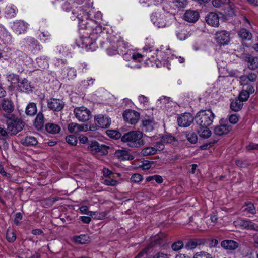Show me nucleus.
Masks as SVG:
<instances>
[{"mask_svg":"<svg viewBox=\"0 0 258 258\" xmlns=\"http://www.w3.org/2000/svg\"><path fill=\"white\" fill-rule=\"evenodd\" d=\"M121 141L132 148H139L145 144L143 134L140 131H130L124 134L121 137Z\"/></svg>","mask_w":258,"mask_h":258,"instance_id":"f257e3e1","label":"nucleus"},{"mask_svg":"<svg viewBox=\"0 0 258 258\" xmlns=\"http://www.w3.org/2000/svg\"><path fill=\"white\" fill-rule=\"evenodd\" d=\"M4 117L7 119L8 132L11 135L17 134L24 127V122L14 114H4Z\"/></svg>","mask_w":258,"mask_h":258,"instance_id":"f03ea898","label":"nucleus"},{"mask_svg":"<svg viewBox=\"0 0 258 258\" xmlns=\"http://www.w3.org/2000/svg\"><path fill=\"white\" fill-rule=\"evenodd\" d=\"M215 115L210 110H201L195 115L194 118L198 126H210L213 122Z\"/></svg>","mask_w":258,"mask_h":258,"instance_id":"7ed1b4c3","label":"nucleus"},{"mask_svg":"<svg viewBox=\"0 0 258 258\" xmlns=\"http://www.w3.org/2000/svg\"><path fill=\"white\" fill-rule=\"evenodd\" d=\"M94 120L95 125H90L89 127V130L91 131H96L98 128H108L111 122V120L108 116L102 114L95 116Z\"/></svg>","mask_w":258,"mask_h":258,"instance_id":"20e7f679","label":"nucleus"},{"mask_svg":"<svg viewBox=\"0 0 258 258\" xmlns=\"http://www.w3.org/2000/svg\"><path fill=\"white\" fill-rule=\"evenodd\" d=\"M167 16L164 14L155 13L151 16V21L154 25L158 28H164L167 25Z\"/></svg>","mask_w":258,"mask_h":258,"instance_id":"39448f33","label":"nucleus"},{"mask_svg":"<svg viewBox=\"0 0 258 258\" xmlns=\"http://www.w3.org/2000/svg\"><path fill=\"white\" fill-rule=\"evenodd\" d=\"M74 113L76 117L80 121L84 122L88 121L91 116L90 111L85 107L75 108Z\"/></svg>","mask_w":258,"mask_h":258,"instance_id":"423d86ee","label":"nucleus"},{"mask_svg":"<svg viewBox=\"0 0 258 258\" xmlns=\"http://www.w3.org/2000/svg\"><path fill=\"white\" fill-rule=\"evenodd\" d=\"M109 147L106 145H99L96 141L91 142L89 144L88 149L92 154L98 153L99 155H106L108 153Z\"/></svg>","mask_w":258,"mask_h":258,"instance_id":"0eeeda50","label":"nucleus"},{"mask_svg":"<svg viewBox=\"0 0 258 258\" xmlns=\"http://www.w3.org/2000/svg\"><path fill=\"white\" fill-rule=\"evenodd\" d=\"M124 120L131 124H136L140 117L139 113L133 110H126L123 114Z\"/></svg>","mask_w":258,"mask_h":258,"instance_id":"6e6552de","label":"nucleus"},{"mask_svg":"<svg viewBox=\"0 0 258 258\" xmlns=\"http://www.w3.org/2000/svg\"><path fill=\"white\" fill-rule=\"evenodd\" d=\"M48 107L53 111H60L64 106V102L59 99L51 98L47 102Z\"/></svg>","mask_w":258,"mask_h":258,"instance_id":"1a4fd4ad","label":"nucleus"},{"mask_svg":"<svg viewBox=\"0 0 258 258\" xmlns=\"http://www.w3.org/2000/svg\"><path fill=\"white\" fill-rule=\"evenodd\" d=\"M235 223L236 225L239 227L247 230L258 231V225L251 221L241 219L237 220Z\"/></svg>","mask_w":258,"mask_h":258,"instance_id":"9d476101","label":"nucleus"},{"mask_svg":"<svg viewBox=\"0 0 258 258\" xmlns=\"http://www.w3.org/2000/svg\"><path fill=\"white\" fill-rule=\"evenodd\" d=\"M228 32L222 30L216 32L215 38L217 42L220 45H226L230 41V36Z\"/></svg>","mask_w":258,"mask_h":258,"instance_id":"9b49d317","label":"nucleus"},{"mask_svg":"<svg viewBox=\"0 0 258 258\" xmlns=\"http://www.w3.org/2000/svg\"><path fill=\"white\" fill-rule=\"evenodd\" d=\"M195 119L190 113H185L177 119L178 125L182 127L189 126Z\"/></svg>","mask_w":258,"mask_h":258,"instance_id":"f8f14e48","label":"nucleus"},{"mask_svg":"<svg viewBox=\"0 0 258 258\" xmlns=\"http://www.w3.org/2000/svg\"><path fill=\"white\" fill-rule=\"evenodd\" d=\"M243 59L248 63V68L249 69L255 70L258 68V57L248 54L243 57Z\"/></svg>","mask_w":258,"mask_h":258,"instance_id":"ddd939ff","label":"nucleus"},{"mask_svg":"<svg viewBox=\"0 0 258 258\" xmlns=\"http://www.w3.org/2000/svg\"><path fill=\"white\" fill-rule=\"evenodd\" d=\"M206 21L208 24L213 27H217L219 24V17L217 14L211 12L206 17Z\"/></svg>","mask_w":258,"mask_h":258,"instance_id":"4468645a","label":"nucleus"},{"mask_svg":"<svg viewBox=\"0 0 258 258\" xmlns=\"http://www.w3.org/2000/svg\"><path fill=\"white\" fill-rule=\"evenodd\" d=\"M199 18V14L198 11L189 10H187L184 15V19L190 23L196 22Z\"/></svg>","mask_w":258,"mask_h":258,"instance_id":"2eb2a0df","label":"nucleus"},{"mask_svg":"<svg viewBox=\"0 0 258 258\" xmlns=\"http://www.w3.org/2000/svg\"><path fill=\"white\" fill-rule=\"evenodd\" d=\"M232 130V126L227 124H223L216 126L214 133L218 136H222L227 134Z\"/></svg>","mask_w":258,"mask_h":258,"instance_id":"dca6fc26","label":"nucleus"},{"mask_svg":"<svg viewBox=\"0 0 258 258\" xmlns=\"http://www.w3.org/2000/svg\"><path fill=\"white\" fill-rule=\"evenodd\" d=\"M221 246L225 249L233 250L238 248L239 244L232 240H225L221 242Z\"/></svg>","mask_w":258,"mask_h":258,"instance_id":"f3484780","label":"nucleus"},{"mask_svg":"<svg viewBox=\"0 0 258 258\" xmlns=\"http://www.w3.org/2000/svg\"><path fill=\"white\" fill-rule=\"evenodd\" d=\"M208 126H198L197 133L201 138L207 139L212 135V132Z\"/></svg>","mask_w":258,"mask_h":258,"instance_id":"a211bd4d","label":"nucleus"},{"mask_svg":"<svg viewBox=\"0 0 258 258\" xmlns=\"http://www.w3.org/2000/svg\"><path fill=\"white\" fill-rule=\"evenodd\" d=\"M2 108L5 112L10 113L14 110V105L11 100L4 99L2 102Z\"/></svg>","mask_w":258,"mask_h":258,"instance_id":"6ab92c4d","label":"nucleus"},{"mask_svg":"<svg viewBox=\"0 0 258 258\" xmlns=\"http://www.w3.org/2000/svg\"><path fill=\"white\" fill-rule=\"evenodd\" d=\"M27 24L23 21H18L14 23V28L19 34L24 33L27 29Z\"/></svg>","mask_w":258,"mask_h":258,"instance_id":"aec40b11","label":"nucleus"},{"mask_svg":"<svg viewBox=\"0 0 258 258\" xmlns=\"http://www.w3.org/2000/svg\"><path fill=\"white\" fill-rule=\"evenodd\" d=\"M114 155L115 157L121 160H132L133 159V156L125 150H118L115 151Z\"/></svg>","mask_w":258,"mask_h":258,"instance_id":"412c9836","label":"nucleus"},{"mask_svg":"<svg viewBox=\"0 0 258 258\" xmlns=\"http://www.w3.org/2000/svg\"><path fill=\"white\" fill-rule=\"evenodd\" d=\"M28 49L32 52H35L40 50V46L38 42L34 38L28 39Z\"/></svg>","mask_w":258,"mask_h":258,"instance_id":"4be33fe9","label":"nucleus"},{"mask_svg":"<svg viewBox=\"0 0 258 258\" xmlns=\"http://www.w3.org/2000/svg\"><path fill=\"white\" fill-rule=\"evenodd\" d=\"M143 130L145 132H152L154 128L155 122L151 119H145L142 121Z\"/></svg>","mask_w":258,"mask_h":258,"instance_id":"5701e85b","label":"nucleus"},{"mask_svg":"<svg viewBox=\"0 0 258 258\" xmlns=\"http://www.w3.org/2000/svg\"><path fill=\"white\" fill-rule=\"evenodd\" d=\"M238 35L242 40H250L252 39L251 33L245 28H241L238 32Z\"/></svg>","mask_w":258,"mask_h":258,"instance_id":"b1692460","label":"nucleus"},{"mask_svg":"<svg viewBox=\"0 0 258 258\" xmlns=\"http://www.w3.org/2000/svg\"><path fill=\"white\" fill-rule=\"evenodd\" d=\"M68 129L70 133H77L84 131V126L77 123L72 122L68 124Z\"/></svg>","mask_w":258,"mask_h":258,"instance_id":"393cba45","label":"nucleus"},{"mask_svg":"<svg viewBox=\"0 0 258 258\" xmlns=\"http://www.w3.org/2000/svg\"><path fill=\"white\" fill-rule=\"evenodd\" d=\"M45 129L47 132L55 134L60 132V127L56 124L48 123L45 125Z\"/></svg>","mask_w":258,"mask_h":258,"instance_id":"a878e982","label":"nucleus"},{"mask_svg":"<svg viewBox=\"0 0 258 258\" xmlns=\"http://www.w3.org/2000/svg\"><path fill=\"white\" fill-rule=\"evenodd\" d=\"M204 241L203 239H194L189 241L185 245L187 249H193L198 245L204 244Z\"/></svg>","mask_w":258,"mask_h":258,"instance_id":"bb28decb","label":"nucleus"},{"mask_svg":"<svg viewBox=\"0 0 258 258\" xmlns=\"http://www.w3.org/2000/svg\"><path fill=\"white\" fill-rule=\"evenodd\" d=\"M17 12L16 7L12 6H7L4 10V13L7 18H11L15 16Z\"/></svg>","mask_w":258,"mask_h":258,"instance_id":"cd10ccee","label":"nucleus"},{"mask_svg":"<svg viewBox=\"0 0 258 258\" xmlns=\"http://www.w3.org/2000/svg\"><path fill=\"white\" fill-rule=\"evenodd\" d=\"M82 41V44L86 47H89V49L92 50H95V46L94 45L95 44V40L92 41L91 40L90 37H83L81 38Z\"/></svg>","mask_w":258,"mask_h":258,"instance_id":"c85d7f7f","label":"nucleus"},{"mask_svg":"<svg viewBox=\"0 0 258 258\" xmlns=\"http://www.w3.org/2000/svg\"><path fill=\"white\" fill-rule=\"evenodd\" d=\"M37 112L36 105L34 103H30L26 107L25 113L27 115L33 116Z\"/></svg>","mask_w":258,"mask_h":258,"instance_id":"c756f323","label":"nucleus"},{"mask_svg":"<svg viewBox=\"0 0 258 258\" xmlns=\"http://www.w3.org/2000/svg\"><path fill=\"white\" fill-rule=\"evenodd\" d=\"M38 143V141L35 137L33 136H26L23 140L22 144L25 146H34Z\"/></svg>","mask_w":258,"mask_h":258,"instance_id":"7c9ffc66","label":"nucleus"},{"mask_svg":"<svg viewBox=\"0 0 258 258\" xmlns=\"http://www.w3.org/2000/svg\"><path fill=\"white\" fill-rule=\"evenodd\" d=\"M243 106V102L239 99H235L230 104L231 109L234 111H238L240 110Z\"/></svg>","mask_w":258,"mask_h":258,"instance_id":"2f4dec72","label":"nucleus"},{"mask_svg":"<svg viewBox=\"0 0 258 258\" xmlns=\"http://www.w3.org/2000/svg\"><path fill=\"white\" fill-rule=\"evenodd\" d=\"M157 149L152 147H147L142 149L141 153L142 155L150 156L154 155L156 153Z\"/></svg>","mask_w":258,"mask_h":258,"instance_id":"473e14b6","label":"nucleus"},{"mask_svg":"<svg viewBox=\"0 0 258 258\" xmlns=\"http://www.w3.org/2000/svg\"><path fill=\"white\" fill-rule=\"evenodd\" d=\"M75 241L78 244H85L89 241V237L87 235H80L74 238Z\"/></svg>","mask_w":258,"mask_h":258,"instance_id":"72a5a7b5","label":"nucleus"},{"mask_svg":"<svg viewBox=\"0 0 258 258\" xmlns=\"http://www.w3.org/2000/svg\"><path fill=\"white\" fill-rule=\"evenodd\" d=\"M18 84L21 91L23 92L28 91L30 87V83L26 79H24L21 82L19 81Z\"/></svg>","mask_w":258,"mask_h":258,"instance_id":"f704fd0d","label":"nucleus"},{"mask_svg":"<svg viewBox=\"0 0 258 258\" xmlns=\"http://www.w3.org/2000/svg\"><path fill=\"white\" fill-rule=\"evenodd\" d=\"M44 116L42 113L39 112L35 120V125L38 128H41L44 123Z\"/></svg>","mask_w":258,"mask_h":258,"instance_id":"c9c22d12","label":"nucleus"},{"mask_svg":"<svg viewBox=\"0 0 258 258\" xmlns=\"http://www.w3.org/2000/svg\"><path fill=\"white\" fill-rule=\"evenodd\" d=\"M73 14L75 15L76 17L79 20H82L83 16L85 15V12L81 7H76L73 10Z\"/></svg>","mask_w":258,"mask_h":258,"instance_id":"e433bc0d","label":"nucleus"},{"mask_svg":"<svg viewBox=\"0 0 258 258\" xmlns=\"http://www.w3.org/2000/svg\"><path fill=\"white\" fill-rule=\"evenodd\" d=\"M183 247L184 243L183 241L181 240H178L177 241L173 242L171 246V249L173 251L176 252L182 249L183 248Z\"/></svg>","mask_w":258,"mask_h":258,"instance_id":"4c0bfd02","label":"nucleus"},{"mask_svg":"<svg viewBox=\"0 0 258 258\" xmlns=\"http://www.w3.org/2000/svg\"><path fill=\"white\" fill-rule=\"evenodd\" d=\"M186 138L191 144H195L198 141V137L196 133L191 132L186 133Z\"/></svg>","mask_w":258,"mask_h":258,"instance_id":"58836bf2","label":"nucleus"},{"mask_svg":"<svg viewBox=\"0 0 258 258\" xmlns=\"http://www.w3.org/2000/svg\"><path fill=\"white\" fill-rule=\"evenodd\" d=\"M7 80L10 82L12 86L19 83V80L18 76L14 74L9 75L7 76Z\"/></svg>","mask_w":258,"mask_h":258,"instance_id":"ea45409f","label":"nucleus"},{"mask_svg":"<svg viewBox=\"0 0 258 258\" xmlns=\"http://www.w3.org/2000/svg\"><path fill=\"white\" fill-rule=\"evenodd\" d=\"M6 238L10 242H13L16 239L14 232L11 229H8L6 233Z\"/></svg>","mask_w":258,"mask_h":258,"instance_id":"a19ab883","label":"nucleus"},{"mask_svg":"<svg viewBox=\"0 0 258 258\" xmlns=\"http://www.w3.org/2000/svg\"><path fill=\"white\" fill-rule=\"evenodd\" d=\"M107 133L109 136L112 138L118 139L120 138L121 139V133L116 130H108Z\"/></svg>","mask_w":258,"mask_h":258,"instance_id":"79ce46f5","label":"nucleus"},{"mask_svg":"<svg viewBox=\"0 0 258 258\" xmlns=\"http://www.w3.org/2000/svg\"><path fill=\"white\" fill-rule=\"evenodd\" d=\"M229 0H213V5L216 8L221 7L223 5L229 4Z\"/></svg>","mask_w":258,"mask_h":258,"instance_id":"37998d69","label":"nucleus"},{"mask_svg":"<svg viewBox=\"0 0 258 258\" xmlns=\"http://www.w3.org/2000/svg\"><path fill=\"white\" fill-rule=\"evenodd\" d=\"M249 97V92L246 90H243L239 94L238 99L242 102L246 101Z\"/></svg>","mask_w":258,"mask_h":258,"instance_id":"c03bdc74","label":"nucleus"},{"mask_svg":"<svg viewBox=\"0 0 258 258\" xmlns=\"http://www.w3.org/2000/svg\"><path fill=\"white\" fill-rule=\"evenodd\" d=\"M66 140L67 142L71 145H76L77 143V138L74 135L67 136Z\"/></svg>","mask_w":258,"mask_h":258,"instance_id":"a18cd8bd","label":"nucleus"},{"mask_svg":"<svg viewBox=\"0 0 258 258\" xmlns=\"http://www.w3.org/2000/svg\"><path fill=\"white\" fill-rule=\"evenodd\" d=\"M244 210L252 214H254L256 213V210L254 205L251 203H249L245 205Z\"/></svg>","mask_w":258,"mask_h":258,"instance_id":"49530a36","label":"nucleus"},{"mask_svg":"<svg viewBox=\"0 0 258 258\" xmlns=\"http://www.w3.org/2000/svg\"><path fill=\"white\" fill-rule=\"evenodd\" d=\"M104 183L106 185L115 186L118 184V182L116 180L108 177L104 179Z\"/></svg>","mask_w":258,"mask_h":258,"instance_id":"de8ad7c7","label":"nucleus"},{"mask_svg":"<svg viewBox=\"0 0 258 258\" xmlns=\"http://www.w3.org/2000/svg\"><path fill=\"white\" fill-rule=\"evenodd\" d=\"M143 179L142 176L140 174H133L131 178V180L132 182L134 183H139L141 181H142Z\"/></svg>","mask_w":258,"mask_h":258,"instance_id":"09e8293b","label":"nucleus"},{"mask_svg":"<svg viewBox=\"0 0 258 258\" xmlns=\"http://www.w3.org/2000/svg\"><path fill=\"white\" fill-rule=\"evenodd\" d=\"M4 37H8L10 38V36L8 34L5 29L3 27L0 25V40L2 41H4Z\"/></svg>","mask_w":258,"mask_h":258,"instance_id":"8fccbe9b","label":"nucleus"},{"mask_svg":"<svg viewBox=\"0 0 258 258\" xmlns=\"http://www.w3.org/2000/svg\"><path fill=\"white\" fill-rule=\"evenodd\" d=\"M194 258H212V257L210 254L206 252H200L196 253Z\"/></svg>","mask_w":258,"mask_h":258,"instance_id":"3c124183","label":"nucleus"},{"mask_svg":"<svg viewBox=\"0 0 258 258\" xmlns=\"http://www.w3.org/2000/svg\"><path fill=\"white\" fill-rule=\"evenodd\" d=\"M175 138L171 135H165L163 137L162 141L164 143H171L174 141Z\"/></svg>","mask_w":258,"mask_h":258,"instance_id":"603ef678","label":"nucleus"},{"mask_svg":"<svg viewBox=\"0 0 258 258\" xmlns=\"http://www.w3.org/2000/svg\"><path fill=\"white\" fill-rule=\"evenodd\" d=\"M229 121L232 124H236L239 120V116L236 114H233L229 116Z\"/></svg>","mask_w":258,"mask_h":258,"instance_id":"864d4df0","label":"nucleus"},{"mask_svg":"<svg viewBox=\"0 0 258 258\" xmlns=\"http://www.w3.org/2000/svg\"><path fill=\"white\" fill-rule=\"evenodd\" d=\"M153 258H170V255L163 252H159L156 253Z\"/></svg>","mask_w":258,"mask_h":258,"instance_id":"5fc2aeb1","label":"nucleus"},{"mask_svg":"<svg viewBox=\"0 0 258 258\" xmlns=\"http://www.w3.org/2000/svg\"><path fill=\"white\" fill-rule=\"evenodd\" d=\"M107 53L109 55H114L116 54L118 52L115 47H109L107 49Z\"/></svg>","mask_w":258,"mask_h":258,"instance_id":"6e6d98bb","label":"nucleus"},{"mask_svg":"<svg viewBox=\"0 0 258 258\" xmlns=\"http://www.w3.org/2000/svg\"><path fill=\"white\" fill-rule=\"evenodd\" d=\"M246 149L248 150H258V144L250 143L246 146Z\"/></svg>","mask_w":258,"mask_h":258,"instance_id":"4d7b16f0","label":"nucleus"},{"mask_svg":"<svg viewBox=\"0 0 258 258\" xmlns=\"http://www.w3.org/2000/svg\"><path fill=\"white\" fill-rule=\"evenodd\" d=\"M174 3H175V6L179 8H184L186 5L185 2L182 0H177Z\"/></svg>","mask_w":258,"mask_h":258,"instance_id":"13d9d810","label":"nucleus"},{"mask_svg":"<svg viewBox=\"0 0 258 258\" xmlns=\"http://www.w3.org/2000/svg\"><path fill=\"white\" fill-rule=\"evenodd\" d=\"M248 80L249 81L254 82L256 80L257 75L254 73H250L247 75Z\"/></svg>","mask_w":258,"mask_h":258,"instance_id":"bf43d9fd","label":"nucleus"},{"mask_svg":"<svg viewBox=\"0 0 258 258\" xmlns=\"http://www.w3.org/2000/svg\"><path fill=\"white\" fill-rule=\"evenodd\" d=\"M22 215L20 213H17L15 215V218L14 220V222L17 225H18L19 223V221L22 219Z\"/></svg>","mask_w":258,"mask_h":258,"instance_id":"052dcab7","label":"nucleus"},{"mask_svg":"<svg viewBox=\"0 0 258 258\" xmlns=\"http://www.w3.org/2000/svg\"><path fill=\"white\" fill-rule=\"evenodd\" d=\"M0 173L4 176L7 177L8 178L11 177V175L4 171L3 166L1 164H0Z\"/></svg>","mask_w":258,"mask_h":258,"instance_id":"680f3d73","label":"nucleus"},{"mask_svg":"<svg viewBox=\"0 0 258 258\" xmlns=\"http://www.w3.org/2000/svg\"><path fill=\"white\" fill-rule=\"evenodd\" d=\"M80 219L84 223L88 224L91 221V218L88 216H81Z\"/></svg>","mask_w":258,"mask_h":258,"instance_id":"e2e57ef3","label":"nucleus"},{"mask_svg":"<svg viewBox=\"0 0 258 258\" xmlns=\"http://www.w3.org/2000/svg\"><path fill=\"white\" fill-rule=\"evenodd\" d=\"M210 246L211 247H216L219 244V241L217 239H212L210 242Z\"/></svg>","mask_w":258,"mask_h":258,"instance_id":"0e129e2a","label":"nucleus"},{"mask_svg":"<svg viewBox=\"0 0 258 258\" xmlns=\"http://www.w3.org/2000/svg\"><path fill=\"white\" fill-rule=\"evenodd\" d=\"M81 214H85L87 215L88 207L86 206H82L79 208Z\"/></svg>","mask_w":258,"mask_h":258,"instance_id":"69168bd1","label":"nucleus"},{"mask_svg":"<svg viewBox=\"0 0 258 258\" xmlns=\"http://www.w3.org/2000/svg\"><path fill=\"white\" fill-rule=\"evenodd\" d=\"M62 8L66 11H69L71 9L70 4L68 2H65L62 5Z\"/></svg>","mask_w":258,"mask_h":258,"instance_id":"338daca9","label":"nucleus"},{"mask_svg":"<svg viewBox=\"0 0 258 258\" xmlns=\"http://www.w3.org/2000/svg\"><path fill=\"white\" fill-rule=\"evenodd\" d=\"M103 175L105 176H108L113 174V173L108 169L104 168L103 169Z\"/></svg>","mask_w":258,"mask_h":258,"instance_id":"774afa93","label":"nucleus"}]
</instances>
